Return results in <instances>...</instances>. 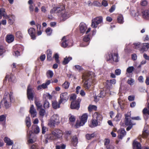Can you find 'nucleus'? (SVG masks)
I'll use <instances>...</instances> for the list:
<instances>
[{"mask_svg":"<svg viewBox=\"0 0 149 149\" xmlns=\"http://www.w3.org/2000/svg\"><path fill=\"white\" fill-rule=\"evenodd\" d=\"M135 125V123L133 124H129L126 130L127 131L130 130L131 129H132L133 127V126Z\"/></svg>","mask_w":149,"mask_h":149,"instance_id":"62","label":"nucleus"},{"mask_svg":"<svg viewBox=\"0 0 149 149\" xmlns=\"http://www.w3.org/2000/svg\"><path fill=\"white\" fill-rule=\"evenodd\" d=\"M133 146L134 148H135L136 149H141V146L140 143L137 141H134Z\"/></svg>","mask_w":149,"mask_h":149,"instance_id":"30","label":"nucleus"},{"mask_svg":"<svg viewBox=\"0 0 149 149\" xmlns=\"http://www.w3.org/2000/svg\"><path fill=\"white\" fill-rule=\"evenodd\" d=\"M13 94V93L11 92H10L9 94L8 92H7V93H6L4 94V96L9 98L10 99H11V100L14 101Z\"/></svg>","mask_w":149,"mask_h":149,"instance_id":"36","label":"nucleus"},{"mask_svg":"<svg viewBox=\"0 0 149 149\" xmlns=\"http://www.w3.org/2000/svg\"><path fill=\"white\" fill-rule=\"evenodd\" d=\"M61 103L60 102V100L58 102L56 101H52V106L53 108L55 109L59 108L60 107V104Z\"/></svg>","mask_w":149,"mask_h":149,"instance_id":"26","label":"nucleus"},{"mask_svg":"<svg viewBox=\"0 0 149 149\" xmlns=\"http://www.w3.org/2000/svg\"><path fill=\"white\" fill-rule=\"evenodd\" d=\"M121 70L119 69H116L115 71L116 75H119L121 74Z\"/></svg>","mask_w":149,"mask_h":149,"instance_id":"59","label":"nucleus"},{"mask_svg":"<svg viewBox=\"0 0 149 149\" xmlns=\"http://www.w3.org/2000/svg\"><path fill=\"white\" fill-rule=\"evenodd\" d=\"M25 122L27 127L28 128H29L31 125V122L30 118L29 116L26 117V120Z\"/></svg>","mask_w":149,"mask_h":149,"instance_id":"34","label":"nucleus"},{"mask_svg":"<svg viewBox=\"0 0 149 149\" xmlns=\"http://www.w3.org/2000/svg\"><path fill=\"white\" fill-rule=\"evenodd\" d=\"M102 4L104 7L107 6L108 5L107 2L105 0H103L102 2Z\"/></svg>","mask_w":149,"mask_h":149,"instance_id":"60","label":"nucleus"},{"mask_svg":"<svg viewBox=\"0 0 149 149\" xmlns=\"http://www.w3.org/2000/svg\"><path fill=\"white\" fill-rule=\"evenodd\" d=\"M14 39V37L12 35H8L6 36V41L8 43H11L13 42Z\"/></svg>","mask_w":149,"mask_h":149,"instance_id":"29","label":"nucleus"},{"mask_svg":"<svg viewBox=\"0 0 149 149\" xmlns=\"http://www.w3.org/2000/svg\"><path fill=\"white\" fill-rule=\"evenodd\" d=\"M120 118V114L119 113H118L114 119L116 121H119Z\"/></svg>","mask_w":149,"mask_h":149,"instance_id":"58","label":"nucleus"},{"mask_svg":"<svg viewBox=\"0 0 149 149\" xmlns=\"http://www.w3.org/2000/svg\"><path fill=\"white\" fill-rule=\"evenodd\" d=\"M69 95L67 92L62 93L60 95V102L64 103L68 100Z\"/></svg>","mask_w":149,"mask_h":149,"instance_id":"16","label":"nucleus"},{"mask_svg":"<svg viewBox=\"0 0 149 149\" xmlns=\"http://www.w3.org/2000/svg\"><path fill=\"white\" fill-rule=\"evenodd\" d=\"M91 38V36L90 35L85 36L83 39V41L80 44V46L81 47H85L88 45L89 44Z\"/></svg>","mask_w":149,"mask_h":149,"instance_id":"9","label":"nucleus"},{"mask_svg":"<svg viewBox=\"0 0 149 149\" xmlns=\"http://www.w3.org/2000/svg\"><path fill=\"white\" fill-rule=\"evenodd\" d=\"M33 126H35L36 127L34 130V133L36 134L38 133L40 131V129L38 126V125H33L32 126V127H33Z\"/></svg>","mask_w":149,"mask_h":149,"instance_id":"53","label":"nucleus"},{"mask_svg":"<svg viewBox=\"0 0 149 149\" xmlns=\"http://www.w3.org/2000/svg\"><path fill=\"white\" fill-rule=\"evenodd\" d=\"M52 30L50 27L47 28L45 30V32L48 36H51L52 33Z\"/></svg>","mask_w":149,"mask_h":149,"instance_id":"43","label":"nucleus"},{"mask_svg":"<svg viewBox=\"0 0 149 149\" xmlns=\"http://www.w3.org/2000/svg\"><path fill=\"white\" fill-rule=\"evenodd\" d=\"M133 12L134 13V16L137 21L139 20L141 17L146 19H149V9L138 11L136 13L134 11H133Z\"/></svg>","mask_w":149,"mask_h":149,"instance_id":"3","label":"nucleus"},{"mask_svg":"<svg viewBox=\"0 0 149 149\" xmlns=\"http://www.w3.org/2000/svg\"><path fill=\"white\" fill-rule=\"evenodd\" d=\"M14 101L12 100L11 99H10L9 98L4 96L3 100L2 101L4 102V106L6 108H8L10 107L11 105V102H14Z\"/></svg>","mask_w":149,"mask_h":149,"instance_id":"15","label":"nucleus"},{"mask_svg":"<svg viewBox=\"0 0 149 149\" xmlns=\"http://www.w3.org/2000/svg\"><path fill=\"white\" fill-rule=\"evenodd\" d=\"M64 9V6L63 5H61L59 6L58 7L56 8H54L52 9L50 11V13L51 14L53 13L54 12L58 14V15L61 11H63Z\"/></svg>","mask_w":149,"mask_h":149,"instance_id":"19","label":"nucleus"},{"mask_svg":"<svg viewBox=\"0 0 149 149\" xmlns=\"http://www.w3.org/2000/svg\"><path fill=\"white\" fill-rule=\"evenodd\" d=\"M45 113V111L44 109H41L39 111V114L40 116L43 117Z\"/></svg>","mask_w":149,"mask_h":149,"instance_id":"54","label":"nucleus"},{"mask_svg":"<svg viewBox=\"0 0 149 149\" xmlns=\"http://www.w3.org/2000/svg\"><path fill=\"white\" fill-rule=\"evenodd\" d=\"M5 12V9L3 8H1L0 9V19L2 18V16Z\"/></svg>","mask_w":149,"mask_h":149,"instance_id":"56","label":"nucleus"},{"mask_svg":"<svg viewBox=\"0 0 149 149\" xmlns=\"http://www.w3.org/2000/svg\"><path fill=\"white\" fill-rule=\"evenodd\" d=\"M4 52V50L2 46H0V56L2 55Z\"/></svg>","mask_w":149,"mask_h":149,"instance_id":"61","label":"nucleus"},{"mask_svg":"<svg viewBox=\"0 0 149 149\" xmlns=\"http://www.w3.org/2000/svg\"><path fill=\"white\" fill-rule=\"evenodd\" d=\"M125 123L126 125H128L129 124H132L135 123H133L131 120L130 115L126 114L125 115Z\"/></svg>","mask_w":149,"mask_h":149,"instance_id":"20","label":"nucleus"},{"mask_svg":"<svg viewBox=\"0 0 149 149\" xmlns=\"http://www.w3.org/2000/svg\"><path fill=\"white\" fill-rule=\"evenodd\" d=\"M149 111L147 108H145L143 110V114H148Z\"/></svg>","mask_w":149,"mask_h":149,"instance_id":"63","label":"nucleus"},{"mask_svg":"<svg viewBox=\"0 0 149 149\" xmlns=\"http://www.w3.org/2000/svg\"><path fill=\"white\" fill-rule=\"evenodd\" d=\"M128 100L130 101H133L134 100V96L133 95H130L128 97Z\"/></svg>","mask_w":149,"mask_h":149,"instance_id":"64","label":"nucleus"},{"mask_svg":"<svg viewBox=\"0 0 149 149\" xmlns=\"http://www.w3.org/2000/svg\"><path fill=\"white\" fill-rule=\"evenodd\" d=\"M126 134V132L124 129H122L120 130V133L118 135V138L119 139H122L123 137L125 136Z\"/></svg>","mask_w":149,"mask_h":149,"instance_id":"31","label":"nucleus"},{"mask_svg":"<svg viewBox=\"0 0 149 149\" xmlns=\"http://www.w3.org/2000/svg\"><path fill=\"white\" fill-rule=\"evenodd\" d=\"M49 102L47 100H45L43 104L44 107L45 109L48 108L49 107Z\"/></svg>","mask_w":149,"mask_h":149,"instance_id":"55","label":"nucleus"},{"mask_svg":"<svg viewBox=\"0 0 149 149\" xmlns=\"http://www.w3.org/2000/svg\"><path fill=\"white\" fill-rule=\"evenodd\" d=\"M80 99H78L75 101H73L71 103L70 107L71 109H78L80 107Z\"/></svg>","mask_w":149,"mask_h":149,"instance_id":"14","label":"nucleus"},{"mask_svg":"<svg viewBox=\"0 0 149 149\" xmlns=\"http://www.w3.org/2000/svg\"><path fill=\"white\" fill-rule=\"evenodd\" d=\"M117 19L118 22L119 24H123L124 22L123 18L122 15H119Z\"/></svg>","mask_w":149,"mask_h":149,"instance_id":"39","label":"nucleus"},{"mask_svg":"<svg viewBox=\"0 0 149 149\" xmlns=\"http://www.w3.org/2000/svg\"><path fill=\"white\" fill-rule=\"evenodd\" d=\"M102 17H96L92 20L91 26L93 28H96L97 25L102 22Z\"/></svg>","mask_w":149,"mask_h":149,"instance_id":"7","label":"nucleus"},{"mask_svg":"<svg viewBox=\"0 0 149 149\" xmlns=\"http://www.w3.org/2000/svg\"><path fill=\"white\" fill-rule=\"evenodd\" d=\"M65 9L64 8L63 11H61L58 15V16L61 17V19L63 21L65 20L70 16V14L68 12H65Z\"/></svg>","mask_w":149,"mask_h":149,"instance_id":"11","label":"nucleus"},{"mask_svg":"<svg viewBox=\"0 0 149 149\" xmlns=\"http://www.w3.org/2000/svg\"><path fill=\"white\" fill-rule=\"evenodd\" d=\"M15 15H12L11 17L9 19L8 22L10 25L13 24L15 20Z\"/></svg>","mask_w":149,"mask_h":149,"instance_id":"35","label":"nucleus"},{"mask_svg":"<svg viewBox=\"0 0 149 149\" xmlns=\"http://www.w3.org/2000/svg\"><path fill=\"white\" fill-rule=\"evenodd\" d=\"M72 59V58L71 57H67L66 56L64 59L63 61V64L65 65L68 64L69 62Z\"/></svg>","mask_w":149,"mask_h":149,"instance_id":"32","label":"nucleus"},{"mask_svg":"<svg viewBox=\"0 0 149 149\" xmlns=\"http://www.w3.org/2000/svg\"><path fill=\"white\" fill-rule=\"evenodd\" d=\"M29 33L31 36V38L33 40H35L36 38L35 33L36 30L33 28H30L28 30Z\"/></svg>","mask_w":149,"mask_h":149,"instance_id":"21","label":"nucleus"},{"mask_svg":"<svg viewBox=\"0 0 149 149\" xmlns=\"http://www.w3.org/2000/svg\"><path fill=\"white\" fill-rule=\"evenodd\" d=\"M60 123L59 118L57 114H54L51 117L48 123L50 127H54L55 125H58Z\"/></svg>","mask_w":149,"mask_h":149,"instance_id":"5","label":"nucleus"},{"mask_svg":"<svg viewBox=\"0 0 149 149\" xmlns=\"http://www.w3.org/2000/svg\"><path fill=\"white\" fill-rule=\"evenodd\" d=\"M63 135V132L62 130L58 129H56L52 131L51 133L49 134L46 135V139L44 140L43 142L45 143H47L48 142V140L56 141L58 139L62 138Z\"/></svg>","mask_w":149,"mask_h":149,"instance_id":"1","label":"nucleus"},{"mask_svg":"<svg viewBox=\"0 0 149 149\" xmlns=\"http://www.w3.org/2000/svg\"><path fill=\"white\" fill-rule=\"evenodd\" d=\"M20 148L21 146L20 145L17 143H15L12 146L11 149H20Z\"/></svg>","mask_w":149,"mask_h":149,"instance_id":"52","label":"nucleus"},{"mask_svg":"<svg viewBox=\"0 0 149 149\" xmlns=\"http://www.w3.org/2000/svg\"><path fill=\"white\" fill-rule=\"evenodd\" d=\"M94 73L92 72H87L83 75V79L85 80L84 84V86L86 89H88L90 88L91 84L88 82L94 83L95 81Z\"/></svg>","mask_w":149,"mask_h":149,"instance_id":"2","label":"nucleus"},{"mask_svg":"<svg viewBox=\"0 0 149 149\" xmlns=\"http://www.w3.org/2000/svg\"><path fill=\"white\" fill-rule=\"evenodd\" d=\"M6 116L5 115H2L0 116V122L3 123L5 124L6 120Z\"/></svg>","mask_w":149,"mask_h":149,"instance_id":"38","label":"nucleus"},{"mask_svg":"<svg viewBox=\"0 0 149 149\" xmlns=\"http://www.w3.org/2000/svg\"><path fill=\"white\" fill-rule=\"evenodd\" d=\"M106 59L110 62L113 61L117 62L119 61V57L117 53L110 54L107 56Z\"/></svg>","mask_w":149,"mask_h":149,"instance_id":"6","label":"nucleus"},{"mask_svg":"<svg viewBox=\"0 0 149 149\" xmlns=\"http://www.w3.org/2000/svg\"><path fill=\"white\" fill-rule=\"evenodd\" d=\"M93 118L95 119L100 122L102 119V117L101 115L97 113H95L93 115Z\"/></svg>","mask_w":149,"mask_h":149,"instance_id":"24","label":"nucleus"},{"mask_svg":"<svg viewBox=\"0 0 149 149\" xmlns=\"http://www.w3.org/2000/svg\"><path fill=\"white\" fill-rule=\"evenodd\" d=\"M70 85V83L67 81H65L64 82L63 84L62 85V87L65 89H68Z\"/></svg>","mask_w":149,"mask_h":149,"instance_id":"44","label":"nucleus"},{"mask_svg":"<svg viewBox=\"0 0 149 149\" xmlns=\"http://www.w3.org/2000/svg\"><path fill=\"white\" fill-rule=\"evenodd\" d=\"M27 137L29 139L28 141L29 143H33L36 140V137L34 134L31 130H29L27 132Z\"/></svg>","mask_w":149,"mask_h":149,"instance_id":"8","label":"nucleus"},{"mask_svg":"<svg viewBox=\"0 0 149 149\" xmlns=\"http://www.w3.org/2000/svg\"><path fill=\"white\" fill-rule=\"evenodd\" d=\"M4 142L6 143V145L8 146H12L13 144V141L11 140L10 138L5 137L4 139Z\"/></svg>","mask_w":149,"mask_h":149,"instance_id":"27","label":"nucleus"},{"mask_svg":"<svg viewBox=\"0 0 149 149\" xmlns=\"http://www.w3.org/2000/svg\"><path fill=\"white\" fill-rule=\"evenodd\" d=\"M15 35L16 37L19 39H21L23 37L22 34L20 31L17 32L16 33Z\"/></svg>","mask_w":149,"mask_h":149,"instance_id":"47","label":"nucleus"},{"mask_svg":"<svg viewBox=\"0 0 149 149\" xmlns=\"http://www.w3.org/2000/svg\"><path fill=\"white\" fill-rule=\"evenodd\" d=\"M88 117V114L85 113L83 114L81 116L80 122L79 123V126H83L87 122Z\"/></svg>","mask_w":149,"mask_h":149,"instance_id":"17","label":"nucleus"},{"mask_svg":"<svg viewBox=\"0 0 149 149\" xmlns=\"http://www.w3.org/2000/svg\"><path fill=\"white\" fill-rule=\"evenodd\" d=\"M35 104L37 107V109H39L42 108V104H41L40 101H36Z\"/></svg>","mask_w":149,"mask_h":149,"instance_id":"46","label":"nucleus"},{"mask_svg":"<svg viewBox=\"0 0 149 149\" xmlns=\"http://www.w3.org/2000/svg\"><path fill=\"white\" fill-rule=\"evenodd\" d=\"M92 125L91 126V127H93L100 125V122L95 119H92Z\"/></svg>","mask_w":149,"mask_h":149,"instance_id":"28","label":"nucleus"},{"mask_svg":"<svg viewBox=\"0 0 149 149\" xmlns=\"http://www.w3.org/2000/svg\"><path fill=\"white\" fill-rule=\"evenodd\" d=\"M34 93L33 89L31 88L30 86L29 85L28 87L27 91V97L29 100H33Z\"/></svg>","mask_w":149,"mask_h":149,"instance_id":"13","label":"nucleus"},{"mask_svg":"<svg viewBox=\"0 0 149 149\" xmlns=\"http://www.w3.org/2000/svg\"><path fill=\"white\" fill-rule=\"evenodd\" d=\"M53 73L52 71L51 70H48L47 71V77L48 78H52V77L53 75Z\"/></svg>","mask_w":149,"mask_h":149,"instance_id":"50","label":"nucleus"},{"mask_svg":"<svg viewBox=\"0 0 149 149\" xmlns=\"http://www.w3.org/2000/svg\"><path fill=\"white\" fill-rule=\"evenodd\" d=\"M79 30L81 33H83L86 32V34H87L91 30V28H88L86 31L87 29V27L86 24L84 22H81L80 23L79 25Z\"/></svg>","mask_w":149,"mask_h":149,"instance_id":"10","label":"nucleus"},{"mask_svg":"<svg viewBox=\"0 0 149 149\" xmlns=\"http://www.w3.org/2000/svg\"><path fill=\"white\" fill-rule=\"evenodd\" d=\"M22 66V65L21 64H17L16 63H13L11 65V67L12 68H15L17 69H18L19 68Z\"/></svg>","mask_w":149,"mask_h":149,"instance_id":"42","label":"nucleus"},{"mask_svg":"<svg viewBox=\"0 0 149 149\" xmlns=\"http://www.w3.org/2000/svg\"><path fill=\"white\" fill-rule=\"evenodd\" d=\"M29 111L31 116L33 118H34L36 116L37 114L36 111L33 105H31Z\"/></svg>","mask_w":149,"mask_h":149,"instance_id":"23","label":"nucleus"},{"mask_svg":"<svg viewBox=\"0 0 149 149\" xmlns=\"http://www.w3.org/2000/svg\"><path fill=\"white\" fill-rule=\"evenodd\" d=\"M41 125L42 127V133L44 134L45 133L46 127L44 126L43 123H42Z\"/></svg>","mask_w":149,"mask_h":149,"instance_id":"57","label":"nucleus"},{"mask_svg":"<svg viewBox=\"0 0 149 149\" xmlns=\"http://www.w3.org/2000/svg\"><path fill=\"white\" fill-rule=\"evenodd\" d=\"M134 69V68L133 66H130L128 67L126 70V74L127 73L130 74L132 73Z\"/></svg>","mask_w":149,"mask_h":149,"instance_id":"41","label":"nucleus"},{"mask_svg":"<svg viewBox=\"0 0 149 149\" xmlns=\"http://www.w3.org/2000/svg\"><path fill=\"white\" fill-rule=\"evenodd\" d=\"M51 81L50 80H47L45 83L42 84L41 85L42 87V88L45 89L47 88V86H48L51 83Z\"/></svg>","mask_w":149,"mask_h":149,"instance_id":"37","label":"nucleus"},{"mask_svg":"<svg viewBox=\"0 0 149 149\" xmlns=\"http://www.w3.org/2000/svg\"><path fill=\"white\" fill-rule=\"evenodd\" d=\"M134 82L135 80L132 78L129 79L127 81V83L131 86L133 85Z\"/></svg>","mask_w":149,"mask_h":149,"instance_id":"49","label":"nucleus"},{"mask_svg":"<svg viewBox=\"0 0 149 149\" xmlns=\"http://www.w3.org/2000/svg\"><path fill=\"white\" fill-rule=\"evenodd\" d=\"M78 143V139L76 136H74L71 140L72 146L74 147H76Z\"/></svg>","mask_w":149,"mask_h":149,"instance_id":"25","label":"nucleus"},{"mask_svg":"<svg viewBox=\"0 0 149 149\" xmlns=\"http://www.w3.org/2000/svg\"><path fill=\"white\" fill-rule=\"evenodd\" d=\"M52 51L50 49L47 50V59L49 61L52 60Z\"/></svg>","mask_w":149,"mask_h":149,"instance_id":"33","label":"nucleus"},{"mask_svg":"<svg viewBox=\"0 0 149 149\" xmlns=\"http://www.w3.org/2000/svg\"><path fill=\"white\" fill-rule=\"evenodd\" d=\"M17 48V50L14 51L13 55L17 57L20 55V52L22 51L24 49L23 47L21 45H16L14 46V48Z\"/></svg>","mask_w":149,"mask_h":149,"instance_id":"12","label":"nucleus"},{"mask_svg":"<svg viewBox=\"0 0 149 149\" xmlns=\"http://www.w3.org/2000/svg\"><path fill=\"white\" fill-rule=\"evenodd\" d=\"M143 47H142V51H144L146 50L149 48V43H144L142 44Z\"/></svg>","mask_w":149,"mask_h":149,"instance_id":"40","label":"nucleus"},{"mask_svg":"<svg viewBox=\"0 0 149 149\" xmlns=\"http://www.w3.org/2000/svg\"><path fill=\"white\" fill-rule=\"evenodd\" d=\"M74 68H75L76 70H77L80 72L83 70V68L82 67L79 65H76L74 66Z\"/></svg>","mask_w":149,"mask_h":149,"instance_id":"45","label":"nucleus"},{"mask_svg":"<svg viewBox=\"0 0 149 149\" xmlns=\"http://www.w3.org/2000/svg\"><path fill=\"white\" fill-rule=\"evenodd\" d=\"M97 108L96 106L93 105H89L88 107V110L90 111H91L92 110H96Z\"/></svg>","mask_w":149,"mask_h":149,"instance_id":"48","label":"nucleus"},{"mask_svg":"<svg viewBox=\"0 0 149 149\" xmlns=\"http://www.w3.org/2000/svg\"><path fill=\"white\" fill-rule=\"evenodd\" d=\"M116 82V81L115 79L110 80L109 81L107 80L106 82L105 86L108 89L110 90L112 88V84H115Z\"/></svg>","mask_w":149,"mask_h":149,"instance_id":"18","label":"nucleus"},{"mask_svg":"<svg viewBox=\"0 0 149 149\" xmlns=\"http://www.w3.org/2000/svg\"><path fill=\"white\" fill-rule=\"evenodd\" d=\"M94 133H93L91 134H87L86 135V137L87 139L89 140L93 138L94 137Z\"/></svg>","mask_w":149,"mask_h":149,"instance_id":"51","label":"nucleus"},{"mask_svg":"<svg viewBox=\"0 0 149 149\" xmlns=\"http://www.w3.org/2000/svg\"><path fill=\"white\" fill-rule=\"evenodd\" d=\"M133 47L134 48L142 52L143 51L142 50V44H141V43L139 42L135 43H133Z\"/></svg>","mask_w":149,"mask_h":149,"instance_id":"22","label":"nucleus"},{"mask_svg":"<svg viewBox=\"0 0 149 149\" xmlns=\"http://www.w3.org/2000/svg\"><path fill=\"white\" fill-rule=\"evenodd\" d=\"M61 42V46L64 48L69 47L73 45V41L69 39L68 37L67 36H64L62 38Z\"/></svg>","mask_w":149,"mask_h":149,"instance_id":"4","label":"nucleus"}]
</instances>
